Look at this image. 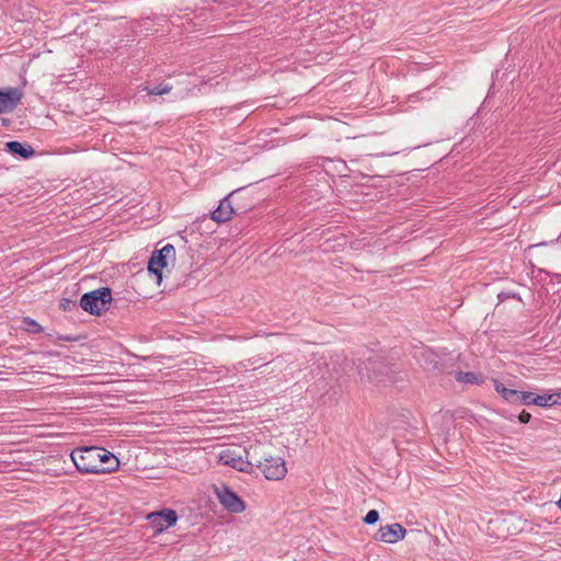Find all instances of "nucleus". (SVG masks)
I'll return each mask as SVG.
<instances>
[{
	"mask_svg": "<svg viewBox=\"0 0 561 561\" xmlns=\"http://www.w3.org/2000/svg\"><path fill=\"white\" fill-rule=\"evenodd\" d=\"M456 380L460 381V382H466V383H478L479 377L477 374L471 373V371H468V373L458 371L456 374Z\"/></svg>",
	"mask_w": 561,
	"mask_h": 561,
	"instance_id": "19",
	"label": "nucleus"
},
{
	"mask_svg": "<svg viewBox=\"0 0 561 561\" xmlns=\"http://www.w3.org/2000/svg\"><path fill=\"white\" fill-rule=\"evenodd\" d=\"M265 479L272 481L282 480L287 473L286 462L282 457H270L267 462L259 468Z\"/></svg>",
	"mask_w": 561,
	"mask_h": 561,
	"instance_id": "7",
	"label": "nucleus"
},
{
	"mask_svg": "<svg viewBox=\"0 0 561 561\" xmlns=\"http://www.w3.org/2000/svg\"><path fill=\"white\" fill-rule=\"evenodd\" d=\"M23 329L30 333H42L43 327L34 319L30 317H24L23 320Z\"/></svg>",
	"mask_w": 561,
	"mask_h": 561,
	"instance_id": "16",
	"label": "nucleus"
},
{
	"mask_svg": "<svg viewBox=\"0 0 561 561\" xmlns=\"http://www.w3.org/2000/svg\"><path fill=\"white\" fill-rule=\"evenodd\" d=\"M142 90L146 91L149 95H163L172 90V85L165 82H161L157 85H145Z\"/></svg>",
	"mask_w": 561,
	"mask_h": 561,
	"instance_id": "15",
	"label": "nucleus"
},
{
	"mask_svg": "<svg viewBox=\"0 0 561 561\" xmlns=\"http://www.w3.org/2000/svg\"><path fill=\"white\" fill-rule=\"evenodd\" d=\"M112 301V290L108 287H101L81 296L79 306L93 316H100L108 309Z\"/></svg>",
	"mask_w": 561,
	"mask_h": 561,
	"instance_id": "3",
	"label": "nucleus"
},
{
	"mask_svg": "<svg viewBox=\"0 0 561 561\" xmlns=\"http://www.w3.org/2000/svg\"><path fill=\"white\" fill-rule=\"evenodd\" d=\"M239 365H241L242 367L247 368L248 365L245 364V362H240Z\"/></svg>",
	"mask_w": 561,
	"mask_h": 561,
	"instance_id": "28",
	"label": "nucleus"
},
{
	"mask_svg": "<svg viewBox=\"0 0 561 561\" xmlns=\"http://www.w3.org/2000/svg\"><path fill=\"white\" fill-rule=\"evenodd\" d=\"M147 520L152 530L157 534L174 526L178 522V514L172 508L151 512L147 515Z\"/></svg>",
	"mask_w": 561,
	"mask_h": 561,
	"instance_id": "5",
	"label": "nucleus"
},
{
	"mask_svg": "<svg viewBox=\"0 0 561 561\" xmlns=\"http://www.w3.org/2000/svg\"><path fill=\"white\" fill-rule=\"evenodd\" d=\"M220 504L231 513H242L245 504L242 499L226 484L216 486L215 489Z\"/></svg>",
	"mask_w": 561,
	"mask_h": 561,
	"instance_id": "6",
	"label": "nucleus"
},
{
	"mask_svg": "<svg viewBox=\"0 0 561 561\" xmlns=\"http://www.w3.org/2000/svg\"><path fill=\"white\" fill-rule=\"evenodd\" d=\"M59 306L65 311H71L72 309H78L77 301L69 299V298H62L60 300Z\"/></svg>",
	"mask_w": 561,
	"mask_h": 561,
	"instance_id": "21",
	"label": "nucleus"
},
{
	"mask_svg": "<svg viewBox=\"0 0 561 561\" xmlns=\"http://www.w3.org/2000/svg\"><path fill=\"white\" fill-rule=\"evenodd\" d=\"M379 519V513L378 511L376 510H370L366 516L364 517V523L367 524V525H373L375 523H377Z\"/></svg>",
	"mask_w": 561,
	"mask_h": 561,
	"instance_id": "22",
	"label": "nucleus"
},
{
	"mask_svg": "<svg viewBox=\"0 0 561 561\" xmlns=\"http://www.w3.org/2000/svg\"><path fill=\"white\" fill-rule=\"evenodd\" d=\"M531 419V414L526 412L525 410L522 411L518 415V420L520 423H528Z\"/></svg>",
	"mask_w": 561,
	"mask_h": 561,
	"instance_id": "25",
	"label": "nucleus"
},
{
	"mask_svg": "<svg viewBox=\"0 0 561 561\" xmlns=\"http://www.w3.org/2000/svg\"><path fill=\"white\" fill-rule=\"evenodd\" d=\"M98 451H100L99 460L101 469H103L101 474L114 472L119 466L117 457L102 447H98Z\"/></svg>",
	"mask_w": 561,
	"mask_h": 561,
	"instance_id": "14",
	"label": "nucleus"
},
{
	"mask_svg": "<svg viewBox=\"0 0 561 561\" xmlns=\"http://www.w3.org/2000/svg\"><path fill=\"white\" fill-rule=\"evenodd\" d=\"M23 92L19 88L0 90V114L12 112L21 102Z\"/></svg>",
	"mask_w": 561,
	"mask_h": 561,
	"instance_id": "10",
	"label": "nucleus"
},
{
	"mask_svg": "<svg viewBox=\"0 0 561 561\" xmlns=\"http://www.w3.org/2000/svg\"><path fill=\"white\" fill-rule=\"evenodd\" d=\"M535 405H538V407H551V405H554L557 404L556 402V396L553 393L551 394H542V396H539V394H535Z\"/></svg>",
	"mask_w": 561,
	"mask_h": 561,
	"instance_id": "18",
	"label": "nucleus"
},
{
	"mask_svg": "<svg viewBox=\"0 0 561 561\" xmlns=\"http://www.w3.org/2000/svg\"><path fill=\"white\" fill-rule=\"evenodd\" d=\"M234 194L231 192L224 199L220 201L218 207L211 213V219L216 222H226L231 218L233 214V207L230 202V197Z\"/></svg>",
	"mask_w": 561,
	"mask_h": 561,
	"instance_id": "12",
	"label": "nucleus"
},
{
	"mask_svg": "<svg viewBox=\"0 0 561 561\" xmlns=\"http://www.w3.org/2000/svg\"><path fill=\"white\" fill-rule=\"evenodd\" d=\"M494 388L496 390V392H499L505 400H507L508 396L506 394V392H512L513 389H508L506 388L502 382H500L499 380H494Z\"/></svg>",
	"mask_w": 561,
	"mask_h": 561,
	"instance_id": "23",
	"label": "nucleus"
},
{
	"mask_svg": "<svg viewBox=\"0 0 561 561\" xmlns=\"http://www.w3.org/2000/svg\"><path fill=\"white\" fill-rule=\"evenodd\" d=\"M557 241L561 242V234L559 236V238L557 239Z\"/></svg>",
	"mask_w": 561,
	"mask_h": 561,
	"instance_id": "29",
	"label": "nucleus"
},
{
	"mask_svg": "<svg viewBox=\"0 0 561 561\" xmlns=\"http://www.w3.org/2000/svg\"><path fill=\"white\" fill-rule=\"evenodd\" d=\"M175 257V249L172 244L168 243L160 250L152 252L148 262V272L157 277L158 284L162 279V270L168 265V259Z\"/></svg>",
	"mask_w": 561,
	"mask_h": 561,
	"instance_id": "4",
	"label": "nucleus"
},
{
	"mask_svg": "<svg viewBox=\"0 0 561 561\" xmlns=\"http://www.w3.org/2000/svg\"><path fill=\"white\" fill-rule=\"evenodd\" d=\"M524 391H518V390H515L513 389L512 392H506V394L508 396L507 398V402L512 403V404H518V405H522V394H523Z\"/></svg>",
	"mask_w": 561,
	"mask_h": 561,
	"instance_id": "20",
	"label": "nucleus"
},
{
	"mask_svg": "<svg viewBox=\"0 0 561 561\" xmlns=\"http://www.w3.org/2000/svg\"><path fill=\"white\" fill-rule=\"evenodd\" d=\"M268 447L263 444L251 445L249 449H245L244 453L247 455V459L250 462L251 472L253 471V467L257 469L263 465V462H267L270 457H272L271 453L267 450Z\"/></svg>",
	"mask_w": 561,
	"mask_h": 561,
	"instance_id": "11",
	"label": "nucleus"
},
{
	"mask_svg": "<svg viewBox=\"0 0 561 561\" xmlns=\"http://www.w3.org/2000/svg\"><path fill=\"white\" fill-rule=\"evenodd\" d=\"M522 405H530L535 403V393L529 391H524L522 394Z\"/></svg>",
	"mask_w": 561,
	"mask_h": 561,
	"instance_id": "24",
	"label": "nucleus"
},
{
	"mask_svg": "<svg viewBox=\"0 0 561 561\" xmlns=\"http://www.w3.org/2000/svg\"><path fill=\"white\" fill-rule=\"evenodd\" d=\"M5 149L11 154L25 160L35 156L34 148L27 142H20L18 140L8 141L5 144Z\"/></svg>",
	"mask_w": 561,
	"mask_h": 561,
	"instance_id": "13",
	"label": "nucleus"
},
{
	"mask_svg": "<svg viewBox=\"0 0 561 561\" xmlns=\"http://www.w3.org/2000/svg\"><path fill=\"white\" fill-rule=\"evenodd\" d=\"M358 375L365 385L387 383L394 380L393 369L381 356L373 353L358 364Z\"/></svg>",
	"mask_w": 561,
	"mask_h": 561,
	"instance_id": "1",
	"label": "nucleus"
},
{
	"mask_svg": "<svg viewBox=\"0 0 561 561\" xmlns=\"http://www.w3.org/2000/svg\"><path fill=\"white\" fill-rule=\"evenodd\" d=\"M422 357L424 358V363L422 365L426 370H433L437 368L438 362L434 353L424 351L422 352Z\"/></svg>",
	"mask_w": 561,
	"mask_h": 561,
	"instance_id": "17",
	"label": "nucleus"
},
{
	"mask_svg": "<svg viewBox=\"0 0 561 561\" xmlns=\"http://www.w3.org/2000/svg\"><path fill=\"white\" fill-rule=\"evenodd\" d=\"M407 529L398 523L381 526L374 538L378 541L394 543L405 537Z\"/></svg>",
	"mask_w": 561,
	"mask_h": 561,
	"instance_id": "8",
	"label": "nucleus"
},
{
	"mask_svg": "<svg viewBox=\"0 0 561 561\" xmlns=\"http://www.w3.org/2000/svg\"><path fill=\"white\" fill-rule=\"evenodd\" d=\"M59 340L61 341H75V339L70 337V336H60Z\"/></svg>",
	"mask_w": 561,
	"mask_h": 561,
	"instance_id": "27",
	"label": "nucleus"
},
{
	"mask_svg": "<svg viewBox=\"0 0 561 561\" xmlns=\"http://www.w3.org/2000/svg\"><path fill=\"white\" fill-rule=\"evenodd\" d=\"M556 396V402L557 404H561V391L553 393Z\"/></svg>",
	"mask_w": 561,
	"mask_h": 561,
	"instance_id": "26",
	"label": "nucleus"
},
{
	"mask_svg": "<svg viewBox=\"0 0 561 561\" xmlns=\"http://www.w3.org/2000/svg\"><path fill=\"white\" fill-rule=\"evenodd\" d=\"M99 455L96 446H88L76 448L70 457L79 472L101 474L103 469H101Z\"/></svg>",
	"mask_w": 561,
	"mask_h": 561,
	"instance_id": "2",
	"label": "nucleus"
},
{
	"mask_svg": "<svg viewBox=\"0 0 561 561\" xmlns=\"http://www.w3.org/2000/svg\"><path fill=\"white\" fill-rule=\"evenodd\" d=\"M219 461L222 465L229 466L240 472L251 473L250 462L248 461L247 457L243 458L234 450L227 449L221 451L219 455Z\"/></svg>",
	"mask_w": 561,
	"mask_h": 561,
	"instance_id": "9",
	"label": "nucleus"
}]
</instances>
